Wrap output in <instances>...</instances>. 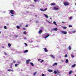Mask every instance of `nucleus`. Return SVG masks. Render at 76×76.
Returning <instances> with one entry per match:
<instances>
[{"instance_id":"55","label":"nucleus","mask_w":76,"mask_h":76,"mask_svg":"<svg viewBox=\"0 0 76 76\" xmlns=\"http://www.w3.org/2000/svg\"><path fill=\"white\" fill-rule=\"evenodd\" d=\"M9 25V24H7V25Z\"/></svg>"},{"instance_id":"56","label":"nucleus","mask_w":76,"mask_h":76,"mask_svg":"<svg viewBox=\"0 0 76 76\" xmlns=\"http://www.w3.org/2000/svg\"><path fill=\"white\" fill-rule=\"evenodd\" d=\"M35 16H36V17H37V15H35Z\"/></svg>"},{"instance_id":"42","label":"nucleus","mask_w":76,"mask_h":76,"mask_svg":"<svg viewBox=\"0 0 76 76\" xmlns=\"http://www.w3.org/2000/svg\"><path fill=\"white\" fill-rule=\"evenodd\" d=\"M65 57H67V55H65Z\"/></svg>"},{"instance_id":"7","label":"nucleus","mask_w":76,"mask_h":76,"mask_svg":"<svg viewBox=\"0 0 76 76\" xmlns=\"http://www.w3.org/2000/svg\"><path fill=\"white\" fill-rule=\"evenodd\" d=\"M50 57H52V58H53L54 59V58H55V57H54V56L53 55H50Z\"/></svg>"},{"instance_id":"19","label":"nucleus","mask_w":76,"mask_h":76,"mask_svg":"<svg viewBox=\"0 0 76 76\" xmlns=\"http://www.w3.org/2000/svg\"><path fill=\"white\" fill-rule=\"evenodd\" d=\"M16 28L17 29H20V26H16Z\"/></svg>"},{"instance_id":"24","label":"nucleus","mask_w":76,"mask_h":76,"mask_svg":"<svg viewBox=\"0 0 76 76\" xmlns=\"http://www.w3.org/2000/svg\"><path fill=\"white\" fill-rule=\"evenodd\" d=\"M23 33L25 35H26V31H24Z\"/></svg>"},{"instance_id":"33","label":"nucleus","mask_w":76,"mask_h":76,"mask_svg":"<svg viewBox=\"0 0 76 76\" xmlns=\"http://www.w3.org/2000/svg\"><path fill=\"white\" fill-rule=\"evenodd\" d=\"M23 29L24 31H25V30H26V28H23Z\"/></svg>"},{"instance_id":"13","label":"nucleus","mask_w":76,"mask_h":76,"mask_svg":"<svg viewBox=\"0 0 76 76\" xmlns=\"http://www.w3.org/2000/svg\"><path fill=\"white\" fill-rule=\"evenodd\" d=\"M53 23L54 25H56V26H57V23H56V21L53 22Z\"/></svg>"},{"instance_id":"1","label":"nucleus","mask_w":76,"mask_h":76,"mask_svg":"<svg viewBox=\"0 0 76 76\" xmlns=\"http://www.w3.org/2000/svg\"><path fill=\"white\" fill-rule=\"evenodd\" d=\"M63 4L64 6H68L69 5V3L67 1H65L64 2H63Z\"/></svg>"},{"instance_id":"48","label":"nucleus","mask_w":76,"mask_h":76,"mask_svg":"<svg viewBox=\"0 0 76 76\" xmlns=\"http://www.w3.org/2000/svg\"><path fill=\"white\" fill-rule=\"evenodd\" d=\"M62 23H64V22H63V21H62Z\"/></svg>"},{"instance_id":"53","label":"nucleus","mask_w":76,"mask_h":76,"mask_svg":"<svg viewBox=\"0 0 76 76\" xmlns=\"http://www.w3.org/2000/svg\"><path fill=\"white\" fill-rule=\"evenodd\" d=\"M11 16H14V15H12Z\"/></svg>"},{"instance_id":"15","label":"nucleus","mask_w":76,"mask_h":76,"mask_svg":"<svg viewBox=\"0 0 76 76\" xmlns=\"http://www.w3.org/2000/svg\"><path fill=\"white\" fill-rule=\"evenodd\" d=\"M44 50L45 52H48V50H47V48H45Z\"/></svg>"},{"instance_id":"23","label":"nucleus","mask_w":76,"mask_h":76,"mask_svg":"<svg viewBox=\"0 0 76 76\" xmlns=\"http://www.w3.org/2000/svg\"><path fill=\"white\" fill-rule=\"evenodd\" d=\"M30 64L32 66H34V64L32 62H30Z\"/></svg>"},{"instance_id":"20","label":"nucleus","mask_w":76,"mask_h":76,"mask_svg":"<svg viewBox=\"0 0 76 76\" xmlns=\"http://www.w3.org/2000/svg\"><path fill=\"white\" fill-rule=\"evenodd\" d=\"M76 66V64H74L72 66V67H75Z\"/></svg>"},{"instance_id":"4","label":"nucleus","mask_w":76,"mask_h":76,"mask_svg":"<svg viewBox=\"0 0 76 76\" xmlns=\"http://www.w3.org/2000/svg\"><path fill=\"white\" fill-rule=\"evenodd\" d=\"M53 9H54L55 10H59V8L58 7H54Z\"/></svg>"},{"instance_id":"22","label":"nucleus","mask_w":76,"mask_h":76,"mask_svg":"<svg viewBox=\"0 0 76 76\" xmlns=\"http://www.w3.org/2000/svg\"><path fill=\"white\" fill-rule=\"evenodd\" d=\"M69 62V60L68 59H66V63H67Z\"/></svg>"},{"instance_id":"37","label":"nucleus","mask_w":76,"mask_h":76,"mask_svg":"<svg viewBox=\"0 0 76 76\" xmlns=\"http://www.w3.org/2000/svg\"><path fill=\"white\" fill-rule=\"evenodd\" d=\"M4 29H7V27L6 26H4Z\"/></svg>"},{"instance_id":"46","label":"nucleus","mask_w":76,"mask_h":76,"mask_svg":"<svg viewBox=\"0 0 76 76\" xmlns=\"http://www.w3.org/2000/svg\"><path fill=\"white\" fill-rule=\"evenodd\" d=\"M41 60V59H38V61H40Z\"/></svg>"},{"instance_id":"41","label":"nucleus","mask_w":76,"mask_h":76,"mask_svg":"<svg viewBox=\"0 0 76 76\" xmlns=\"http://www.w3.org/2000/svg\"><path fill=\"white\" fill-rule=\"evenodd\" d=\"M38 23V20L36 21V23Z\"/></svg>"},{"instance_id":"59","label":"nucleus","mask_w":76,"mask_h":76,"mask_svg":"<svg viewBox=\"0 0 76 76\" xmlns=\"http://www.w3.org/2000/svg\"><path fill=\"white\" fill-rule=\"evenodd\" d=\"M75 76H76V75H75Z\"/></svg>"},{"instance_id":"5","label":"nucleus","mask_w":76,"mask_h":76,"mask_svg":"<svg viewBox=\"0 0 76 76\" xmlns=\"http://www.w3.org/2000/svg\"><path fill=\"white\" fill-rule=\"evenodd\" d=\"M31 60L30 59H28L26 61V64H29V61H30Z\"/></svg>"},{"instance_id":"44","label":"nucleus","mask_w":76,"mask_h":76,"mask_svg":"<svg viewBox=\"0 0 76 76\" xmlns=\"http://www.w3.org/2000/svg\"><path fill=\"white\" fill-rule=\"evenodd\" d=\"M75 32H76L75 31H72V33H75Z\"/></svg>"},{"instance_id":"16","label":"nucleus","mask_w":76,"mask_h":76,"mask_svg":"<svg viewBox=\"0 0 76 76\" xmlns=\"http://www.w3.org/2000/svg\"><path fill=\"white\" fill-rule=\"evenodd\" d=\"M58 64L57 63H55L53 65V66H56V65H57Z\"/></svg>"},{"instance_id":"35","label":"nucleus","mask_w":76,"mask_h":76,"mask_svg":"<svg viewBox=\"0 0 76 76\" xmlns=\"http://www.w3.org/2000/svg\"><path fill=\"white\" fill-rule=\"evenodd\" d=\"M25 27L26 28H27V27H28V24L26 25Z\"/></svg>"},{"instance_id":"27","label":"nucleus","mask_w":76,"mask_h":76,"mask_svg":"<svg viewBox=\"0 0 76 76\" xmlns=\"http://www.w3.org/2000/svg\"><path fill=\"white\" fill-rule=\"evenodd\" d=\"M28 51V50H26L24 51V53H27Z\"/></svg>"},{"instance_id":"8","label":"nucleus","mask_w":76,"mask_h":76,"mask_svg":"<svg viewBox=\"0 0 76 76\" xmlns=\"http://www.w3.org/2000/svg\"><path fill=\"white\" fill-rule=\"evenodd\" d=\"M7 71H8V72H13V69H8Z\"/></svg>"},{"instance_id":"3","label":"nucleus","mask_w":76,"mask_h":76,"mask_svg":"<svg viewBox=\"0 0 76 76\" xmlns=\"http://www.w3.org/2000/svg\"><path fill=\"white\" fill-rule=\"evenodd\" d=\"M40 10H41V11H43V12H45V11H46V10H47V9L46 8L44 10H43V9H40Z\"/></svg>"},{"instance_id":"40","label":"nucleus","mask_w":76,"mask_h":76,"mask_svg":"<svg viewBox=\"0 0 76 76\" xmlns=\"http://www.w3.org/2000/svg\"><path fill=\"white\" fill-rule=\"evenodd\" d=\"M24 44L26 46H27L28 45H27V44H26V43H24Z\"/></svg>"},{"instance_id":"47","label":"nucleus","mask_w":76,"mask_h":76,"mask_svg":"<svg viewBox=\"0 0 76 76\" xmlns=\"http://www.w3.org/2000/svg\"><path fill=\"white\" fill-rule=\"evenodd\" d=\"M11 68H12V65H11L10 66Z\"/></svg>"},{"instance_id":"49","label":"nucleus","mask_w":76,"mask_h":76,"mask_svg":"<svg viewBox=\"0 0 76 76\" xmlns=\"http://www.w3.org/2000/svg\"><path fill=\"white\" fill-rule=\"evenodd\" d=\"M5 55H7V53H5Z\"/></svg>"},{"instance_id":"25","label":"nucleus","mask_w":76,"mask_h":76,"mask_svg":"<svg viewBox=\"0 0 76 76\" xmlns=\"http://www.w3.org/2000/svg\"><path fill=\"white\" fill-rule=\"evenodd\" d=\"M71 56L72 57V58H73L74 57V55H73L72 54L71 55Z\"/></svg>"},{"instance_id":"39","label":"nucleus","mask_w":76,"mask_h":76,"mask_svg":"<svg viewBox=\"0 0 76 76\" xmlns=\"http://www.w3.org/2000/svg\"><path fill=\"white\" fill-rule=\"evenodd\" d=\"M69 27H72V26L71 25H69Z\"/></svg>"},{"instance_id":"38","label":"nucleus","mask_w":76,"mask_h":76,"mask_svg":"<svg viewBox=\"0 0 76 76\" xmlns=\"http://www.w3.org/2000/svg\"><path fill=\"white\" fill-rule=\"evenodd\" d=\"M72 17H70V18H69V19H70V20H71V19H72Z\"/></svg>"},{"instance_id":"9","label":"nucleus","mask_w":76,"mask_h":76,"mask_svg":"<svg viewBox=\"0 0 76 76\" xmlns=\"http://www.w3.org/2000/svg\"><path fill=\"white\" fill-rule=\"evenodd\" d=\"M42 30H39V32H38V33L39 34H41V33H42Z\"/></svg>"},{"instance_id":"21","label":"nucleus","mask_w":76,"mask_h":76,"mask_svg":"<svg viewBox=\"0 0 76 76\" xmlns=\"http://www.w3.org/2000/svg\"><path fill=\"white\" fill-rule=\"evenodd\" d=\"M8 46L9 47H10V46H11V45H12L10 43H8Z\"/></svg>"},{"instance_id":"34","label":"nucleus","mask_w":76,"mask_h":76,"mask_svg":"<svg viewBox=\"0 0 76 76\" xmlns=\"http://www.w3.org/2000/svg\"><path fill=\"white\" fill-rule=\"evenodd\" d=\"M13 63H16V61L15 60H13Z\"/></svg>"},{"instance_id":"26","label":"nucleus","mask_w":76,"mask_h":76,"mask_svg":"<svg viewBox=\"0 0 76 76\" xmlns=\"http://www.w3.org/2000/svg\"><path fill=\"white\" fill-rule=\"evenodd\" d=\"M19 66V64H16L15 65V67H17V66Z\"/></svg>"},{"instance_id":"57","label":"nucleus","mask_w":76,"mask_h":76,"mask_svg":"<svg viewBox=\"0 0 76 76\" xmlns=\"http://www.w3.org/2000/svg\"><path fill=\"white\" fill-rule=\"evenodd\" d=\"M1 34V31H0V34Z\"/></svg>"},{"instance_id":"6","label":"nucleus","mask_w":76,"mask_h":76,"mask_svg":"<svg viewBox=\"0 0 76 76\" xmlns=\"http://www.w3.org/2000/svg\"><path fill=\"white\" fill-rule=\"evenodd\" d=\"M62 34H65L66 35V34H67V31H62Z\"/></svg>"},{"instance_id":"31","label":"nucleus","mask_w":76,"mask_h":76,"mask_svg":"<svg viewBox=\"0 0 76 76\" xmlns=\"http://www.w3.org/2000/svg\"><path fill=\"white\" fill-rule=\"evenodd\" d=\"M63 29H67V27H63Z\"/></svg>"},{"instance_id":"30","label":"nucleus","mask_w":76,"mask_h":76,"mask_svg":"<svg viewBox=\"0 0 76 76\" xmlns=\"http://www.w3.org/2000/svg\"><path fill=\"white\" fill-rule=\"evenodd\" d=\"M37 72H35L34 74V76H35V75H36V74H37Z\"/></svg>"},{"instance_id":"36","label":"nucleus","mask_w":76,"mask_h":76,"mask_svg":"<svg viewBox=\"0 0 76 76\" xmlns=\"http://www.w3.org/2000/svg\"><path fill=\"white\" fill-rule=\"evenodd\" d=\"M39 0H34L35 2H37V1H38Z\"/></svg>"},{"instance_id":"58","label":"nucleus","mask_w":76,"mask_h":76,"mask_svg":"<svg viewBox=\"0 0 76 76\" xmlns=\"http://www.w3.org/2000/svg\"><path fill=\"white\" fill-rule=\"evenodd\" d=\"M75 4L76 5V3H75Z\"/></svg>"},{"instance_id":"29","label":"nucleus","mask_w":76,"mask_h":76,"mask_svg":"<svg viewBox=\"0 0 76 76\" xmlns=\"http://www.w3.org/2000/svg\"><path fill=\"white\" fill-rule=\"evenodd\" d=\"M54 73H55V74H57V72L56 71H54Z\"/></svg>"},{"instance_id":"14","label":"nucleus","mask_w":76,"mask_h":76,"mask_svg":"<svg viewBox=\"0 0 76 76\" xmlns=\"http://www.w3.org/2000/svg\"><path fill=\"white\" fill-rule=\"evenodd\" d=\"M48 71L49 72H53V70L51 69H48Z\"/></svg>"},{"instance_id":"50","label":"nucleus","mask_w":76,"mask_h":76,"mask_svg":"<svg viewBox=\"0 0 76 76\" xmlns=\"http://www.w3.org/2000/svg\"><path fill=\"white\" fill-rule=\"evenodd\" d=\"M11 66H12V65H13V64L11 63Z\"/></svg>"},{"instance_id":"51","label":"nucleus","mask_w":76,"mask_h":76,"mask_svg":"<svg viewBox=\"0 0 76 76\" xmlns=\"http://www.w3.org/2000/svg\"><path fill=\"white\" fill-rule=\"evenodd\" d=\"M61 62H64V61L63 60H61Z\"/></svg>"},{"instance_id":"11","label":"nucleus","mask_w":76,"mask_h":76,"mask_svg":"<svg viewBox=\"0 0 76 76\" xmlns=\"http://www.w3.org/2000/svg\"><path fill=\"white\" fill-rule=\"evenodd\" d=\"M44 16H45V18H48V15H45V14H44Z\"/></svg>"},{"instance_id":"54","label":"nucleus","mask_w":76,"mask_h":76,"mask_svg":"<svg viewBox=\"0 0 76 76\" xmlns=\"http://www.w3.org/2000/svg\"><path fill=\"white\" fill-rule=\"evenodd\" d=\"M2 48H4V47H2Z\"/></svg>"},{"instance_id":"43","label":"nucleus","mask_w":76,"mask_h":76,"mask_svg":"<svg viewBox=\"0 0 76 76\" xmlns=\"http://www.w3.org/2000/svg\"><path fill=\"white\" fill-rule=\"evenodd\" d=\"M43 61H44V60H42L41 61V63H42V62H43Z\"/></svg>"},{"instance_id":"52","label":"nucleus","mask_w":76,"mask_h":76,"mask_svg":"<svg viewBox=\"0 0 76 76\" xmlns=\"http://www.w3.org/2000/svg\"><path fill=\"white\" fill-rule=\"evenodd\" d=\"M15 37H16V38L18 37V36H15Z\"/></svg>"},{"instance_id":"32","label":"nucleus","mask_w":76,"mask_h":76,"mask_svg":"<svg viewBox=\"0 0 76 76\" xmlns=\"http://www.w3.org/2000/svg\"><path fill=\"white\" fill-rule=\"evenodd\" d=\"M57 73H60V71H59L58 70H57Z\"/></svg>"},{"instance_id":"28","label":"nucleus","mask_w":76,"mask_h":76,"mask_svg":"<svg viewBox=\"0 0 76 76\" xmlns=\"http://www.w3.org/2000/svg\"><path fill=\"white\" fill-rule=\"evenodd\" d=\"M68 49L69 50H71V47H70V46H69L68 47Z\"/></svg>"},{"instance_id":"12","label":"nucleus","mask_w":76,"mask_h":76,"mask_svg":"<svg viewBox=\"0 0 76 76\" xmlns=\"http://www.w3.org/2000/svg\"><path fill=\"white\" fill-rule=\"evenodd\" d=\"M53 30H54V31H57V30H58V29L57 28H53Z\"/></svg>"},{"instance_id":"18","label":"nucleus","mask_w":76,"mask_h":76,"mask_svg":"<svg viewBox=\"0 0 76 76\" xmlns=\"http://www.w3.org/2000/svg\"><path fill=\"white\" fill-rule=\"evenodd\" d=\"M73 73L72 71H70L69 72V75H71Z\"/></svg>"},{"instance_id":"45","label":"nucleus","mask_w":76,"mask_h":76,"mask_svg":"<svg viewBox=\"0 0 76 76\" xmlns=\"http://www.w3.org/2000/svg\"><path fill=\"white\" fill-rule=\"evenodd\" d=\"M42 76H45V75L44 74H42Z\"/></svg>"},{"instance_id":"17","label":"nucleus","mask_w":76,"mask_h":76,"mask_svg":"<svg viewBox=\"0 0 76 76\" xmlns=\"http://www.w3.org/2000/svg\"><path fill=\"white\" fill-rule=\"evenodd\" d=\"M51 6H54L56 5V4L54 3H52L51 4Z\"/></svg>"},{"instance_id":"10","label":"nucleus","mask_w":76,"mask_h":76,"mask_svg":"<svg viewBox=\"0 0 76 76\" xmlns=\"http://www.w3.org/2000/svg\"><path fill=\"white\" fill-rule=\"evenodd\" d=\"M49 36H50V34H48L47 36H46L45 37V38H48Z\"/></svg>"},{"instance_id":"2","label":"nucleus","mask_w":76,"mask_h":76,"mask_svg":"<svg viewBox=\"0 0 76 76\" xmlns=\"http://www.w3.org/2000/svg\"><path fill=\"white\" fill-rule=\"evenodd\" d=\"M14 12H15V11L14 10H11L10 11V13L12 14V15H14V14H15V13Z\"/></svg>"}]
</instances>
